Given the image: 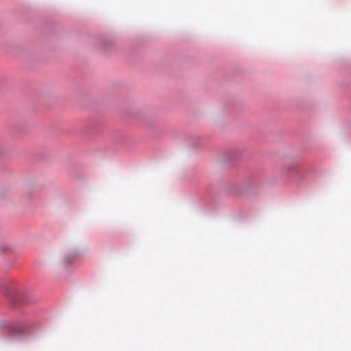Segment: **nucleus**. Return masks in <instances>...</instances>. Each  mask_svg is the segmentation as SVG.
Returning a JSON list of instances; mask_svg holds the SVG:
<instances>
[{"label": "nucleus", "mask_w": 351, "mask_h": 351, "mask_svg": "<svg viewBox=\"0 0 351 351\" xmlns=\"http://www.w3.org/2000/svg\"><path fill=\"white\" fill-rule=\"evenodd\" d=\"M65 262H66V263L69 264V263H71V261L66 259V260H65Z\"/></svg>", "instance_id": "nucleus-1"}]
</instances>
